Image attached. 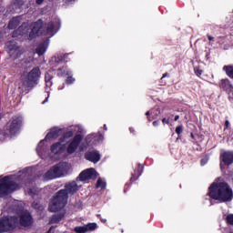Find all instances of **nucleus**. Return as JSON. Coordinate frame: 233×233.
<instances>
[{"mask_svg": "<svg viewBox=\"0 0 233 233\" xmlns=\"http://www.w3.org/2000/svg\"><path fill=\"white\" fill-rule=\"evenodd\" d=\"M233 163V152L224 151L220 156V168H223V165H232Z\"/></svg>", "mask_w": 233, "mask_h": 233, "instance_id": "nucleus-12", "label": "nucleus"}, {"mask_svg": "<svg viewBox=\"0 0 233 233\" xmlns=\"http://www.w3.org/2000/svg\"><path fill=\"white\" fill-rule=\"evenodd\" d=\"M15 223H17V219L15 218H3L0 220V232H8V230H12Z\"/></svg>", "mask_w": 233, "mask_h": 233, "instance_id": "nucleus-9", "label": "nucleus"}, {"mask_svg": "<svg viewBox=\"0 0 233 233\" xmlns=\"http://www.w3.org/2000/svg\"><path fill=\"white\" fill-rule=\"evenodd\" d=\"M17 32H19V34H21V32H22V35H23L26 34L27 29H25V25H23L18 28Z\"/></svg>", "mask_w": 233, "mask_h": 233, "instance_id": "nucleus-31", "label": "nucleus"}, {"mask_svg": "<svg viewBox=\"0 0 233 233\" xmlns=\"http://www.w3.org/2000/svg\"><path fill=\"white\" fill-rule=\"evenodd\" d=\"M208 39L209 41H214V37H212L211 35H208Z\"/></svg>", "mask_w": 233, "mask_h": 233, "instance_id": "nucleus-38", "label": "nucleus"}, {"mask_svg": "<svg viewBox=\"0 0 233 233\" xmlns=\"http://www.w3.org/2000/svg\"><path fill=\"white\" fill-rule=\"evenodd\" d=\"M66 3H74V1H76V0H66Z\"/></svg>", "mask_w": 233, "mask_h": 233, "instance_id": "nucleus-41", "label": "nucleus"}, {"mask_svg": "<svg viewBox=\"0 0 233 233\" xmlns=\"http://www.w3.org/2000/svg\"><path fill=\"white\" fill-rule=\"evenodd\" d=\"M47 100L44 101L43 103H46Z\"/></svg>", "mask_w": 233, "mask_h": 233, "instance_id": "nucleus-48", "label": "nucleus"}, {"mask_svg": "<svg viewBox=\"0 0 233 233\" xmlns=\"http://www.w3.org/2000/svg\"><path fill=\"white\" fill-rule=\"evenodd\" d=\"M230 233H233V231H231Z\"/></svg>", "mask_w": 233, "mask_h": 233, "instance_id": "nucleus-49", "label": "nucleus"}, {"mask_svg": "<svg viewBox=\"0 0 233 233\" xmlns=\"http://www.w3.org/2000/svg\"><path fill=\"white\" fill-rule=\"evenodd\" d=\"M162 123H163L164 125H168V123H169L168 118H163V119H162Z\"/></svg>", "mask_w": 233, "mask_h": 233, "instance_id": "nucleus-34", "label": "nucleus"}, {"mask_svg": "<svg viewBox=\"0 0 233 233\" xmlns=\"http://www.w3.org/2000/svg\"><path fill=\"white\" fill-rule=\"evenodd\" d=\"M6 48L11 57L17 58L21 56V54H23V50L15 42H8L6 44Z\"/></svg>", "mask_w": 233, "mask_h": 233, "instance_id": "nucleus-10", "label": "nucleus"}, {"mask_svg": "<svg viewBox=\"0 0 233 233\" xmlns=\"http://www.w3.org/2000/svg\"><path fill=\"white\" fill-rule=\"evenodd\" d=\"M45 152H46V147H45V140H41L36 147V154L40 157H45Z\"/></svg>", "mask_w": 233, "mask_h": 233, "instance_id": "nucleus-18", "label": "nucleus"}, {"mask_svg": "<svg viewBox=\"0 0 233 233\" xmlns=\"http://www.w3.org/2000/svg\"><path fill=\"white\" fill-rule=\"evenodd\" d=\"M80 130H81V127H79V126H72L68 129V131L64 134L60 141L58 143L54 144L51 147V152L56 155L63 154V152H65V149L66 148L65 147L66 143V139H68V137H72L74 136V132H79Z\"/></svg>", "mask_w": 233, "mask_h": 233, "instance_id": "nucleus-5", "label": "nucleus"}, {"mask_svg": "<svg viewBox=\"0 0 233 233\" xmlns=\"http://www.w3.org/2000/svg\"><path fill=\"white\" fill-rule=\"evenodd\" d=\"M85 157L91 163H99V161H101V154L97 150L87 151L85 154Z\"/></svg>", "mask_w": 233, "mask_h": 233, "instance_id": "nucleus-13", "label": "nucleus"}, {"mask_svg": "<svg viewBox=\"0 0 233 233\" xmlns=\"http://www.w3.org/2000/svg\"><path fill=\"white\" fill-rule=\"evenodd\" d=\"M33 207H34L35 208H40V210H43V207H38L37 204H36V205H35V204H33Z\"/></svg>", "mask_w": 233, "mask_h": 233, "instance_id": "nucleus-35", "label": "nucleus"}, {"mask_svg": "<svg viewBox=\"0 0 233 233\" xmlns=\"http://www.w3.org/2000/svg\"><path fill=\"white\" fill-rule=\"evenodd\" d=\"M194 72L198 77H200V76L203 74V70H201L199 67H194Z\"/></svg>", "mask_w": 233, "mask_h": 233, "instance_id": "nucleus-25", "label": "nucleus"}, {"mask_svg": "<svg viewBox=\"0 0 233 233\" xmlns=\"http://www.w3.org/2000/svg\"><path fill=\"white\" fill-rule=\"evenodd\" d=\"M76 82V78L72 77V76H68L66 78V83L67 85H72V83H75Z\"/></svg>", "mask_w": 233, "mask_h": 233, "instance_id": "nucleus-29", "label": "nucleus"}, {"mask_svg": "<svg viewBox=\"0 0 233 233\" xmlns=\"http://www.w3.org/2000/svg\"><path fill=\"white\" fill-rule=\"evenodd\" d=\"M75 232L76 233H86V226H79L75 228Z\"/></svg>", "mask_w": 233, "mask_h": 233, "instance_id": "nucleus-24", "label": "nucleus"}, {"mask_svg": "<svg viewBox=\"0 0 233 233\" xmlns=\"http://www.w3.org/2000/svg\"><path fill=\"white\" fill-rule=\"evenodd\" d=\"M43 1L45 0H36V5H43Z\"/></svg>", "mask_w": 233, "mask_h": 233, "instance_id": "nucleus-36", "label": "nucleus"}, {"mask_svg": "<svg viewBox=\"0 0 233 233\" xmlns=\"http://www.w3.org/2000/svg\"><path fill=\"white\" fill-rule=\"evenodd\" d=\"M23 126V117L15 116L8 125V132L10 136H15L21 131V127Z\"/></svg>", "mask_w": 233, "mask_h": 233, "instance_id": "nucleus-8", "label": "nucleus"}, {"mask_svg": "<svg viewBox=\"0 0 233 233\" xmlns=\"http://www.w3.org/2000/svg\"><path fill=\"white\" fill-rule=\"evenodd\" d=\"M139 176H141V173L139 171H135V175H132L131 177L132 181H136Z\"/></svg>", "mask_w": 233, "mask_h": 233, "instance_id": "nucleus-27", "label": "nucleus"}, {"mask_svg": "<svg viewBox=\"0 0 233 233\" xmlns=\"http://www.w3.org/2000/svg\"><path fill=\"white\" fill-rule=\"evenodd\" d=\"M129 130H130V132H134V128H132V127L129 128Z\"/></svg>", "mask_w": 233, "mask_h": 233, "instance_id": "nucleus-45", "label": "nucleus"}, {"mask_svg": "<svg viewBox=\"0 0 233 233\" xmlns=\"http://www.w3.org/2000/svg\"><path fill=\"white\" fill-rule=\"evenodd\" d=\"M61 132V129L57 127H54L51 129V131L46 135V141H50V139H56V137H59V133Z\"/></svg>", "mask_w": 233, "mask_h": 233, "instance_id": "nucleus-17", "label": "nucleus"}, {"mask_svg": "<svg viewBox=\"0 0 233 233\" xmlns=\"http://www.w3.org/2000/svg\"><path fill=\"white\" fill-rule=\"evenodd\" d=\"M159 125V121H155V122H153V126L154 127H157Z\"/></svg>", "mask_w": 233, "mask_h": 233, "instance_id": "nucleus-37", "label": "nucleus"}, {"mask_svg": "<svg viewBox=\"0 0 233 233\" xmlns=\"http://www.w3.org/2000/svg\"><path fill=\"white\" fill-rule=\"evenodd\" d=\"M227 221L229 225H233V214H229L227 216Z\"/></svg>", "mask_w": 233, "mask_h": 233, "instance_id": "nucleus-28", "label": "nucleus"}, {"mask_svg": "<svg viewBox=\"0 0 233 233\" xmlns=\"http://www.w3.org/2000/svg\"><path fill=\"white\" fill-rule=\"evenodd\" d=\"M229 99L233 102V92L229 95Z\"/></svg>", "mask_w": 233, "mask_h": 233, "instance_id": "nucleus-39", "label": "nucleus"}, {"mask_svg": "<svg viewBox=\"0 0 233 233\" xmlns=\"http://www.w3.org/2000/svg\"><path fill=\"white\" fill-rule=\"evenodd\" d=\"M181 132H183V126L177 127L176 133L179 136V134H181Z\"/></svg>", "mask_w": 233, "mask_h": 233, "instance_id": "nucleus-32", "label": "nucleus"}, {"mask_svg": "<svg viewBox=\"0 0 233 233\" xmlns=\"http://www.w3.org/2000/svg\"><path fill=\"white\" fill-rule=\"evenodd\" d=\"M18 25H19V18L17 17L13 18L8 24V28L9 30H14V28H15Z\"/></svg>", "mask_w": 233, "mask_h": 233, "instance_id": "nucleus-21", "label": "nucleus"}, {"mask_svg": "<svg viewBox=\"0 0 233 233\" xmlns=\"http://www.w3.org/2000/svg\"><path fill=\"white\" fill-rule=\"evenodd\" d=\"M72 172V165L64 162L51 167L45 175L46 179H56V177H63Z\"/></svg>", "mask_w": 233, "mask_h": 233, "instance_id": "nucleus-4", "label": "nucleus"}, {"mask_svg": "<svg viewBox=\"0 0 233 233\" xmlns=\"http://www.w3.org/2000/svg\"><path fill=\"white\" fill-rule=\"evenodd\" d=\"M13 36H14V37H16V35H13Z\"/></svg>", "mask_w": 233, "mask_h": 233, "instance_id": "nucleus-47", "label": "nucleus"}, {"mask_svg": "<svg viewBox=\"0 0 233 233\" xmlns=\"http://www.w3.org/2000/svg\"><path fill=\"white\" fill-rule=\"evenodd\" d=\"M46 90H48V88L52 86V82L50 81V79H48V76H46Z\"/></svg>", "mask_w": 233, "mask_h": 233, "instance_id": "nucleus-30", "label": "nucleus"}, {"mask_svg": "<svg viewBox=\"0 0 233 233\" xmlns=\"http://www.w3.org/2000/svg\"><path fill=\"white\" fill-rule=\"evenodd\" d=\"M97 177V171L94 168H87L82 171L78 177L80 181H88V179H96Z\"/></svg>", "mask_w": 233, "mask_h": 233, "instance_id": "nucleus-11", "label": "nucleus"}, {"mask_svg": "<svg viewBox=\"0 0 233 233\" xmlns=\"http://www.w3.org/2000/svg\"><path fill=\"white\" fill-rule=\"evenodd\" d=\"M102 223H106V218H101Z\"/></svg>", "mask_w": 233, "mask_h": 233, "instance_id": "nucleus-40", "label": "nucleus"}, {"mask_svg": "<svg viewBox=\"0 0 233 233\" xmlns=\"http://www.w3.org/2000/svg\"><path fill=\"white\" fill-rule=\"evenodd\" d=\"M79 187L76 182H70L66 184V188L58 191L49 204V210L51 212H57L60 208H65L66 200L68 199V194H74L77 192Z\"/></svg>", "mask_w": 233, "mask_h": 233, "instance_id": "nucleus-2", "label": "nucleus"}, {"mask_svg": "<svg viewBox=\"0 0 233 233\" xmlns=\"http://www.w3.org/2000/svg\"><path fill=\"white\" fill-rule=\"evenodd\" d=\"M149 114H152V112L147 111V112L146 113V116H148Z\"/></svg>", "mask_w": 233, "mask_h": 233, "instance_id": "nucleus-44", "label": "nucleus"}, {"mask_svg": "<svg viewBox=\"0 0 233 233\" xmlns=\"http://www.w3.org/2000/svg\"><path fill=\"white\" fill-rule=\"evenodd\" d=\"M58 76H70V71H68V69L64 68L63 72L59 71L58 72Z\"/></svg>", "mask_w": 233, "mask_h": 233, "instance_id": "nucleus-26", "label": "nucleus"}, {"mask_svg": "<svg viewBox=\"0 0 233 233\" xmlns=\"http://www.w3.org/2000/svg\"><path fill=\"white\" fill-rule=\"evenodd\" d=\"M191 137L193 138V139H196V137H194V134L193 133H191Z\"/></svg>", "mask_w": 233, "mask_h": 233, "instance_id": "nucleus-43", "label": "nucleus"}, {"mask_svg": "<svg viewBox=\"0 0 233 233\" xmlns=\"http://www.w3.org/2000/svg\"><path fill=\"white\" fill-rule=\"evenodd\" d=\"M19 222L23 225V227H30V225L34 223V220L32 219V216H30V213H28V211H22L20 213Z\"/></svg>", "mask_w": 233, "mask_h": 233, "instance_id": "nucleus-14", "label": "nucleus"}, {"mask_svg": "<svg viewBox=\"0 0 233 233\" xmlns=\"http://www.w3.org/2000/svg\"><path fill=\"white\" fill-rule=\"evenodd\" d=\"M46 28V31L44 32V35H48V37H52V35H54V34L59 30V27H57L54 22L47 24Z\"/></svg>", "mask_w": 233, "mask_h": 233, "instance_id": "nucleus-16", "label": "nucleus"}, {"mask_svg": "<svg viewBox=\"0 0 233 233\" xmlns=\"http://www.w3.org/2000/svg\"><path fill=\"white\" fill-rule=\"evenodd\" d=\"M226 127H228V121H226Z\"/></svg>", "mask_w": 233, "mask_h": 233, "instance_id": "nucleus-46", "label": "nucleus"}, {"mask_svg": "<svg viewBox=\"0 0 233 233\" xmlns=\"http://www.w3.org/2000/svg\"><path fill=\"white\" fill-rule=\"evenodd\" d=\"M39 76H41V72L39 71L38 67L33 68L26 76H24L23 80V90H28V88H32L34 85L39 79Z\"/></svg>", "mask_w": 233, "mask_h": 233, "instance_id": "nucleus-7", "label": "nucleus"}, {"mask_svg": "<svg viewBox=\"0 0 233 233\" xmlns=\"http://www.w3.org/2000/svg\"><path fill=\"white\" fill-rule=\"evenodd\" d=\"M177 119H179V116H175V121H177Z\"/></svg>", "mask_w": 233, "mask_h": 233, "instance_id": "nucleus-42", "label": "nucleus"}, {"mask_svg": "<svg viewBox=\"0 0 233 233\" xmlns=\"http://www.w3.org/2000/svg\"><path fill=\"white\" fill-rule=\"evenodd\" d=\"M208 162V157H206L205 158H202L201 165L202 166L207 165Z\"/></svg>", "mask_w": 233, "mask_h": 233, "instance_id": "nucleus-33", "label": "nucleus"}, {"mask_svg": "<svg viewBox=\"0 0 233 233\" xmlns=\"http://www.w3.org/2000/svg\"><path fill=\"white\" fill-rule=\"evenodd\" d=\"M101 141H103V135H89L85 139H83L81 135H76L68 142L66 151L67 154H74L78 148L80 152H83L89 147L99 145Z\"/></svg>", "mask_w": 233, "mask_h": 233, "instance_id": "nucleus-1", "label": "nucleus"}, {"mask_svg": "<svg viewBox=\"0 0 233 233\" xmlns=\"http://www.w3.org/2000/svg\"><path fill=\"white\" fill-rule=\"evenodd\" d=\"M96 188H106V182L104 179L99 178L96 182Z\"/></svg>", "mask_w": 233, "mask_h": 233, "instance_id": "nucleus-22", "label": "nucleus"}, {"mask_svg": "<svg viewBox=\"0 0 233 233\" xmlns=\"http://www.w3.org/2000/svg\"><path fill=\"white\" fill-rule=\"evenodd\" d=\"M41 26H43V22H41V21L35 22L32 25V29H31V32L29 34L30 39H34V37H35L36 35H39Z\"/></svg>", "mask_w": 233, "mask_h": 233, "instance_id": "nucleus-15", "label": "nucleus"}, {"mask_svg": "<svg viewBox=\"0 0 233 233\" xmlns=\"http://www.w3.org/2000/svg\"><path fill=\"white\" fill-rule=\"evenodd\" d=\"M208 196L212 199H218V201H232L233 191L227 183L216 180L209 187Z\"/></svg>", "mask_w": 233, "mask_h": 233, "instance_id": "nucleus-3", "label": "nucleus"}, {"mask_svg": "<svg viewBox=\"0 0 233 233\" xmlns=\"http://www.w3.org/2000/svg\"><path fill=\"white\" fill-rule=\"evenodd\" d=\"M220 88H223L224 90H230L232 88V85L230 84V80L225 78L222 79L219 83Z\"/></svg>", "mask_w": 233, "mask_h": 233, "instance_id": "nucleus-19", "label": "nucleus"}, {"mask_svg": "<svg viewBox=\"0 0 233 233\" xmlns=\"http://www.w3.org/2000/svg\"><path fill=\"white\" fill-rule=\"evenodd\" d=\"M46 48H48V44L44 43L43 45H41L37 47L36 53L38 54V56H43V54H45V52H46Z\"/></svg>", "mask_w": 233, "mask_h": 233, "instance_id": "nucleus-20", "label": "nucleus"}, {"mask_svg": "<svg viewBox=\"0 0 233 233\" xmlns=\"http://www.w3.org/2000/svg\"><path fill=\"white\" fill-rule=\"evenodd\" d=\"M21 187L15 184L13 177H0V198H5L7 194L19 190Z\"/></svg>", "mask_w": 233, "mask_h": 233, "instance_id": "nucleus-6", "label": "nucleus"}, {"mask_svg": "<svg viewBox=\"0 0 233 233\" xmlns=\"http://www.w3.org/2000/svg\"><path fill=\"white\" fill-rule=\"evenodd\" d=\"M86 228L87 232H93V230H96L97 228V224L96 223H89L86 225Z\"/></svg>", "mask_w": 233, "mask_h": 233, "instance_id": "nucleus-23", "label": "nucleus"}]
</instances>
